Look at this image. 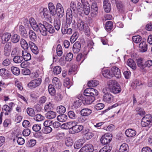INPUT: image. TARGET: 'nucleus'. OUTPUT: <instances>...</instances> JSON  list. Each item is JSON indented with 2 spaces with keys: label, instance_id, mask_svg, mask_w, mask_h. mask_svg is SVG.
<instances>
[{
  "label": "nucleus",
  "instance_id": "1",
  "mask_svg": "<svg viewBox=\"0 0 152 152\" xmlns=\"http://www.w3.org/2000/svg\"><path fill=\"white\" fill-rule=\"evenodd\" d=\"M40 32L43 36L47 35L48 32L50 34H53L55 32L54 27L50 23L46 22H44L43 24L39 25Z\"/></svg>",
  "mask_w": 152,
  "mask_h": 152
},
{
  "label": "nucleus",
  "instance_id": "2",
  "mask_svg": "<svg viewBox=\"0 0 152 152\" xmlns=\"http://www.w3.org/2000/svg\"><path fill=\"white\" fill-rule=\"evenodd\" d=\"M107 85L110 91L114 94L118 93L121 91L120 87L116 81L110 80L108 82Z\"/></svg>",
  "mask_w": 152,
  "mask_h": 152
},
{
  "label": "nucleus",
  "instance_id": "3",
  "mask_svg": "<svg viewBox=\"0 0 152 152\" xmlns=\"http://www.w3.org/2000/svg\"><path fill=\"white\" fill-rule=\"evenodd\" d=\"M76 20L77 21V26L79 30L80 31L85 30V29L86 28L85 26V24L81 19L78 17V15L76 17H74L73 22L72 24V28H76Z\"/></svg>",
  "mask_w": 152,
  "mask_h": 152
},
{
  "label": "nucleus",
  "instance_id": "4",
  "mask_svg": "<svg viewBox=\"0 0 152 152\" xmlns=\"http://www.w3.org/2000/svg\"><path fill=\"white\" fill-rule=\"evenodd\" d=\"M83 7H80L78 8V12L80 13H83L88 15L90 12V7L89 3L85 0H81Z\"/></svg>",
  "mask_w": 152,
  "mask_h": 152
},
{
  "label": "nucleus",
  "instance_id": "5",
  "mask_svg": "<svg viewBox=\"0 0 152 152\" xmlns=\"http://www.w3.org/2000/svg\"><path fill=\"white\" fill-rule=\"evenodd\" d=\"M106 88H104L103 90V92L104 95L103 96V100L107 103H111L114 101V97L110 93L107 91Z\"/></svg>",
  "mask_w": 152,
  "mask_h": 152
},
{
  "label": "nucleus",
  "instance_id": "6",
  "mask_svg": "<svg viewBox=\"0 0 152 152\" xmlns=\"http://www.w3.org/2000/svg\"><path fill=\"white\" fill-rule=\"evenodd\" d=\"M95 96H82L81 95H79V99L82 100L83 103L86 104H90L92 103L95 100Z\"/></svg>",
  "mask_w": 152,
  "mask_h": 152
},
{
  "label": "nucleus",
  "instance_id": "7",
  "mask_svg": "<svg viewBox=\"0 0 152 152\" xmlns=\"http://www.w3.org/2000/svg\"><path fill=\"white\" fill-rule=\"evenodd\" d=\"M152 117L151 115H145L142 119L141 124L142 127L148 126L151 122Z\"/></svg>",
  "mask_w": 152,
  "mask_h": 152
},
{
  "label": "nucleus",
  "instance_id": "8",
  "mask_svg": "<svg viewBox=\"0 0 152 152\" xmlns=\"http://www.w3.org/2000/svg\"><path fill=\"white\" fill-rule=\"evenodd\" d=\"M152 117L151 115H145L142 119L141 124L142 127L148 126L151 122Z\"/></svg>",
  "mask_w": 152,
  "mask_h": 152
},
{
  "label": "nucleus",
  "instance_id": "9",
  "mask_svg": "<svg viewBox=\"0 0 152 152\" xmlns=\"http://www.w3.org/2000/svg\"><path fill=\"white\" fill-rule=\"evenodd\" d=\"M41 82L42 80L40 78L32 80L28 84V86L30 88H36L40 85Z\"/></svg>",
  "mask_w": 152,
  "mask_h": 152
},
{
  "label": "nucleus",
  "instance_id": "10",
  "mask_svg": "<svg viewBox=\"0 0 152 152\" xmlns=\"http://www.w3.org/2000/svg\"><path fill=\"white\" fill-rule=\"evenodd\" d=\"M97 91L93 88H88L86 89L84 91V96H96L98 95Z\"/></svg>",
  "mask_w": 152,
  "mask_h": 152
},
{
  "label": "nucleus",
  "instance_id": "11",
  "mask_svg": "<svg viewBox=\"0 0 152 152\" xmlns=\"http://www.w3.org/2000/svg\"><path fill=\"white\" fill-rule=\"evenodd\" d=\"M112 139V136L110 134H106L103 135L101 137L100 141L103 145L107 144L109 143Z\"/></svg>",
  "mask_w": 152,
  "mask_h": 152
},
{
  "label": "nucleus",
  "instance_id": "12",
  "mask_svg": "<svg viewBox=\"0 0 152 152\" xmlns=\"http://www.w3.org/2000/svg\"><path fill=\"white\" fill-rule=\"evenodd\" d=\"M56 12L59 18H62L64 15V10L62 5L59 3L57 4L56 7Z\"/></svg>",
  "mask_w": 152,
  "mask_h": 152
},
{
  "label": "nucleus",
  "instance_id": "13",
  "mask_svg": "<svg viewBox=\"0 0 152 152\" xmlns=\"http://www.w3.org/2000/svg\"><path fill=\"white\" fill-rule=\"evenodd\" d=\"M29 22L31 26L34 30L36 31H40V27L39 26V25L40 24H42V23H40L38 25L36 23L35 20L32 18H30Z\"/></svg>",
  "mask_w": 152,
  "mask_h": 152
},
{
  "label": "nucleus",
  "instance_id": "14",
  "mask_svg": "<svg viewBox=\"0 0 152 152\" xmlns=\"http://www.w3.org/2000/svg\"><path fill=\"white\" fill-rule=\"evenodd\" d=\"M83 126L77 124V123L75 122V123L74 124L73 127L72 129L71 133L75 134L79 133L82 130H83Z\"/></svg>",
  "mask_w": 152,
  "mask_h": 152
},
{
  "label": "nucleus",
  "instance_id": "15",
  "mask_svg": "<svg viewBox=\"0 0 152 152\" xmlns=\"http://www.w3.org/2000/svg\"><path fill=\"white\" fill-rule=\"evenodd\" d=\"M94 150L93 145L91 144H88L83 147L79 152H93Z\"/></svg>",
  "mask_w": 152,
  "mask_h": 152
},
{
  "label": "nucleus",
  "instance_id": "16",
  "mask_svg": "<svg viewBox=\"0 0 152 152\" xmlns=\"http://www.w3.org/2000/svg\"><path fill=\"white\" fill-rule=\"evenodd\" d=\"M74 16L73 12L70 10H67L66 14V21L67 24H70L72 22L73 15Z\"/></svg>",
  "mask_w": 152,
  "mask_h": 152
},
{
  "label": "nucleus",
  "instance_id": "17",
  "mask_svg": "<svg viewBox=\"0 0 152 152\" xmlns=\"http://www.w3.org/2000/svg\"><path fill=\"white\" fill-rule=\"evenodd\" d=\"M82 133L87 140L91 139L94 136L93 133L87 129H83L82 131Z\"/></svg>",
  "mask_w": 152,
  "mask_h": 152
},
{
  "label": "nucleus",
  "instance_id": "18",
  "mask_svg": "<svg viewBox=\"0 0 152 152\" xmlns=\"http://www.w3.org/2000/svg\"><path fill=\"white\" fill-rule=\"evenodd\" d=\"M111 73L113 77L115 76L116 78H120L121 77V73L119 68L116 66H113L111 68Z\"/></svg>",
  "mask_w": 152,
  "mask_h": 152
},
{
  "label": "nucleus",
  "instance_id": "19",
  "mask_svg": "<svg viewBox=\"0 0 152 152\" xmlns=\"http://www.w3.org/2000/svg\"><path fill=\"white\" fill-rule=\"evenodd\" d=\"M12 44L10 42L7 43L5 45L4 49V54L6 56H8L10 54L12 48Z\"/></svg>",
  "mask_w": 152,
  "mask_h": 152
},
{
  "label": "nucleus",
  "instance_id": "20",
  "mask_svg": "<svg viewBox=\"0 0 152 152\" xmlns=\"http://www.w3.org/2000/svg\"><path fill=\"white\" fill-rule=\"evenodd\" d=\"M103 8L105 11L107 12H110L111 7L110 3L108 0H103Z\"/></svg>",
  "mask_w": 152,
  "mask_h": 152
},
{
  "label": "nucleus",
  "instance_id": "21",
  "mask_svg": "<svg viewBox=\"0 0 152 152\" xmlns=\"http://www.w3.org/2000/svg\"><path fill=\"white\" fill-rule=\"evenodd\" d=\"M42 12L44 18L47 20L51 21L52 20L51 14L47 8H43Z\"/></svg>",
  "mask_w": 152,
  "mask_h": 152
},
{
  "label": "nucleus",
  "instance_id": "22",
  "mask_svg": "<svg viewBox=\"0 0 152 152\" xmlns=\"http://www.w3.org/2000/svg\"><path fill=\"white\" fill-rule=\"evenodd\" d=\"M18 32L23 37L26 38L28 37V33L25 28L22 25H20L19 27Z\"/></svg>",
  "mask_w": 152,
  "mask_h": 152
},
{
  "label": "nucleus",
  "instance_id": "23",
  "mask_svg": "<svg viewBox=\"0 0 152 152\" xmlns=\"http://www.w3.org/2000/svg\"><path fill=\"white\" fill-rule=\"evenodd\" d=\"M125 134L126 137H132L135 136L136 134V132L134 129H129L126 130Z\"/></svg>",
  "mask_w": 152,
  "mask_h": 152
},
{
  "label": "nucleus",
  "instance_id": "24",
  "mask_svg": "<svg viewBox=\"0 0 152 152\" xmlns=\"http://www.w3.org/2000/svg\"><path fill=\"white\" fill-rule=\"evenodd\" d=\"M29 47L32 52L35 54H37L39 53V50L37 46L33 42L30 41L29 42Z\"/></svg>",
  "mask_w": 152,
  "mask_h": 152
},
{
  "label": "nucleus",
  "instance_id": "25",
  "mask_svg": "<svg viewBox=\"0 0 152 152\" xmlns=\"http://www.w3.org/2000/svg\"><path fill=\"white\" fill-rule=\"evenodd\" d=\"M70 9H68L67 10H70L71 11L73 12L74 13V17H76L78 15L77 10L76 8V4L73 1H72L70 4Z\"/></svg>",
  "mask_w": 152,
  "mask_h": 152
},
{
  "label": "nucleus",
  "instance_id": "26",
  "mask_svg": "<svg viewBox=\"0 0 152 152\" xmlns=\"http://www.w3.org/2000/svg\"><path fill=\"white\" fill-rule=\"evenodd\" d=\"M49 11L50 12L52 16H55L56 14V8L53 4L51 2H50L48 4Z\"/></svg>",
  "mask_w": 152,
  "mask_h": 152
},
{
  "label": "nucleus",
  "instance_id": "27",
  "mask_svg": "<svg viewBox=\"0 0 152 152\" xmlns=\"http://www.w3.org/2000/svg\"><path fill=\"white\" fill-rule=\"evenodd\" d=\"M11 35L9 33H5L3 34L1 36L2 42L5 44L8 42L11 38Z\"/></svg>",
  "mask_w": 152,
  "mask_h": 152
},
{
  "label": "nucleus",
  "instance_id": "28",
  "mask_svg": "<svg viewBox=\"0 0 152 152\" xmlns=\"http://www.w3.org/2000/svg\"><path fill=\"white\" fill-rule=\"evenodd\" d=\"M22 52H23V50L18 47L14 48L12 51L11 53V55L12 57L19 56L21 54Z\"/></svg>",
  "mask_w": 152,
  "mask_h": 152
},
{
  "label": "nucleus",
  "instance_id": "29",
  "mask_svg": "<svg viewBox=\"0 0 152 152\" xmlns=\"http://www.w3.org/2000/svg\"><path fill=\"white\" fill-rule=\"evenodd\" d=\"M12 110L11 107H10L6 104L4 105L2 108V112L1 113V116L3 113L6 115H8V113H10Z\"/></svg>",
  "mask_w": 152,
  "mask_h": 152
},
{
  "label": "nucleus",
  "instance_id": "30",
  "mask_svg": "<svg viewBox=\"0 0 152 152\" xmlns=\"http://www.w3.org/2000/svg\"><path fill=\"white\" fill-rule=\"evenodd\" d=\"M53 86L56 89H60L61 86L60 80L56 77H54L53 80Z\"/></svg>",
  "mask_w": 152,
  "mask_h": 152
},
{
  "label": "nucleus",
  "instance_id": "31",
  "mask_svg": "<svg viewBox=\"0 0 152 152\" xmlns=\"http://www.w3.org/2000/svg\"><path fill=\"white\" fill-rule=\"evenodd\" d=\"M81 48V45L78 41L76 42L73 45L72 50L75 54H77L80 51Z\"/></svg>",
  "mask_w": 152,
  "mask_h": 152
},
{
  "label": "nucleus",
  "instance_id": "32",
  "mask_svg": "<svg viewBox=\"0 0 152 152\" xmlns=\"http://www.w3.org/2000/svg\"><path fill=\"white\" fill-rule=\"evenodd\" d=\"M10 76L9 72L6 69L2 68L1 69V76L3 79H6Z\"/></svg>",
  "mask_w": 152,
  "mask_h": 152
},
{
  "label": "nucleus",
  "instance_id": "33",
  "mask_svg": "<svg viewBox=\"0 0 152 152\" xmlns=\"http://www.w3.org/2000/svg\"><path fill=\"white\" fill-rule=\"evenodd\" d=\"M140 50L142 52H144L147 50L148 45L145 42L142 41L139 44Z\"/></svg>",
  "mask_w": 152,
  "mask_h": 152
},
{
  "label": "nucleus",
  "instance_id": "34",
  "mask_svg": "<svg viewBox=\"0 0 152 152\" xmlns=\"http://www.w3.org/2000/svg\"><path fill=\"white\" fill-rule=\"evenodd\" d=\"M22 57L23 58V60L25 61H29L31 59V56L30 53L23 50V52H22L21 54Z\"/></svg>",
  "mask_w": 152,
  "mask_h": 152
},
{
  "label": "nucleus",
  "instance_id": "35",
  "mask_svg": "<svg viewBox=\"0 0 152 152\" xmlns=\"http://www.w3.org/2000/svg\"><path fill=\"white\" fill-rule=\"evenodd\" d=\"M92 112V110L89 109L84 108L81 110L80 113L82 116H87L90 115Z\"/></svg>",
  "mask_w": 152,
  "mask_h": 152
},
{
  "label": "nucleus",
  "instance_id": "36",
  "mask_svg": "<svg viewBox=\"0 0 152 152\" xmlns=\"http://www.w3.org/2000/svg\"><path fill=\"white\" fill-rule=\"evenodd\" d=\"M127 65L130 67L132 69L135 70L136 69L137 66L135 62L132 59H129L127 62Z\"/></svg>",
  "mask_w": 152,
  "mask_h": 152
},
{
  "label": "nucleus",
  "instance_id": "37",
  "mask_svg": "<svg viewBox=\"0 0 152 152\" xmlns=\"http://www.w3.org/2000/svg\"><path fill=\"white\" fill-rule=\"evenodd\" d=\"M56 113L52 111H49L45 114L46 117L49 119H53L56 117Z\"/></svg>",
  "mask_w": 152,
  "mask_h": 152
},
{
  "label": "nucleus",
  "instance_id": "38",
  "mask_svg": "<svg viewBox=\"0 0 152 152\" xmlns=\"http://www.w3.org/2000/svg\"><path fill=\"white\" fill-rule=\"evenodd\" d=\"M28 36L30 39L32 41H35L37 39V37L36 33L32 30L29 31L28 33Z\"/></svg>",
  "mask_w": 152,
  "mask_h": 152
},
{
  "label": "nucleus",
  "instance_id": "39",
  "mask_svg": "<svg viewBox=\"0 0 152 152\" xmlns=\"http://www.w3.org/2000/svg\"><path fill=\"white\" fill-rule=\"evenodd\" d=\"M129 147L126 143L122 144L120 146L119 152H128Z\"/></svg>",
  "mask_w": 152,
  "mask_h": 152
},
{
  "label": "nucleus",
  "instance_id": "40",
  "mask_svg": "<svg viewBox=\"0 0 152 152\" xmlns=\"http://www.w3.org/2000/svg\"><path fill=\"white\" fill-rule=\"evenodd\" d=\"M103 75L105 78H110L113 77V75L110 72V71L108 69H106L102 72Z\"/></svg>",
  "mask_w": 152,
  "mask_h": 152
},
{
  "label": "nucleus",
  "instance_id": "41",
  "mask_svg": "<svg viewBox=\"0 0 152 152\" xmlns=\"http://www.w3.org/2000/svg\"><path fill=\"white\" fill-rule=\"evenodd\" d=\"M36 140L33 139L28 141L26 144V147L28 148H31L34 146L36 143Z\"/></svg>",
  "mask_w": 152,
  "mask_h": 152
},
{
  "label": "nucleus",
  "instance_id": "42",
  "mask_svg": "<svg viewBox=\"0 0 152 152\" xmlns=\"http://www.w3.org/2000/svg\"><path fill=\"white\" fill-rule=\"evenodd\" d=\"M23 61V58L20 55L13 57V61L16 64H20Z\"/></svg>",
  "mask_w": 152,
  "mask_h": 152
},
{
  "label": "nucleus",
  "instance_id": "43",
  "mask_svg": "<svg viewBox=\"0 0 152 152\" xmlns=\"http://www.w3.org/2000/svg\"><path fill=\"white\" fill-rule=\"evenodd\" d=\"M137 63L138 67H139L141 69H143L145 68V64L144 63L143 59L141 58L137 59Z\"/></svg>",
  "mask_w": 152,
  "mask_h": 152
},
{
  "label": "nucleus",
  "instance_id": "44",
  "mask_svg": "<svg viewBox=\"0 0 152 152\" xmlns=\"http://www.w3.org/2000/svg\"><path fill=\"white\" fill-rule=\"evenodd\" d=\"M67 119V116L65 114L58 115L57 117V120L60 122H63L66 121Z\"/></svg>",
  "mask_w": 152,
  "mask_h": 152
},
{
  "label": "nucleus",
  "instance_id": "45",
  "mask_svg": "<svg viewBox=\"0 0 152 152\" xmlns=\"http://www.w3.org/2000/svg\"><path fill=\"white\" fill-rule=\"evenodd\" d=\"M20 45L21 47L25 50L28 49L29 46L28 45L25 40L22 39L20 41Z\"/></svg>",
  "mask_w": 152,
  "mask_h": 152
},
{
  "label": "nucleus",
  "instance_id": "46",
  "mask_svg": "<svg viewBox=\"0 0 152 152\" xmlns=\"http://www.w3.org/2000/svg\"><path fill=\"white\" fill-rule=\"evenodd\" d=\"M99 84V81L96 80H93L89 81L88 83V85L89 87H95Z\"/></svg>",
  "mask_w": 152,
  "mask_h": 152
},
{
  "label": "nucleus",
  "instance_id": "47",
  "mask_svg": "<svg viewBox=\"0 0 152 152\" xmlns=\"http://www.w3.org/2000/svg\"><path fill=\"white\" fill-rule=\"evenodd\" d=\"M66 111V109L65 107L62 105H60L57 107L56 111L57 113L59 114H62L65 113Z\"/></svg>",
  "mask_w": 152,
  "mask_h": 152
},
{
  "label": "nucleus",
  "instance_id": "48",
  "mask_svg": "<svg viewBox=\"0 0 152 152\" xmlns=\"http://www.w3.org/2000/svg\"><path fill=\"white\" fill-rule=\"evenodd\" d=\"M11 70L13 74L16 75H18L20 73V70L19 68L15 66H12Z\"/></svg>",
  "mask_w": 152,
  "mask_h": 152
},
{
  "label": "nucleus",
  "instance_id": "49",
  "mask_svg": "<svg viewBox=\"0 0 152 152\" xmlns=\"http://www.w3.org/2000/svg\"><path fill=\"white\" fill-rule=\"evenodd\" d=\"M48 90L49 94L52 95L54 96L56 93V90L53 86L51 84H50L48 86Z\"/></svg>",
  "mask_w": 152,
  "mask_h": 152
},
{
  "label": "nucleus",
  "instance_id": "50",
  "mask_svg": "<svg viewBox=\"0 0 152 152\" xmlns=\"http://www.w3.org/2000/svg\"><path fill=\"white\" fill-rule=\"evenodd\" d=\"M79 95L78 96L77 99L75 101L73 104V106L75 108H77L80 107L81 105V102L82 101V100H81L79 99Z\"/></svg>",
  "mask_w": 152,
  "mask_h": 152
},
{
  "label": "nucleus",
  "instance_id": "51",
  "mask_svg": "<svg viewBox=\"0 0 152 152\" xmlns=\"http://www.w3.org/2000/svg\"><path fill=\"white\" fill-rule=\"evenodd\" d=\"M112 147L110 146L106 145L104 146L99 151V152H110Z\"/></svg>",
  "mask_w": 152,
  "mask_h": 152
},
{
  "label": "nucleus",
  "instance_id": "52",
  "mask_svg": "<svg viewBox=\"0 0 152 152\" xmlns=\"http://www.w3.org/2000/svg\"><path fill=\"white\" fill-rule=\"evenodd\" d=\"M53 108V105L50 102L47 103L45 105L44 109L45 111H49L52 110Z\"/></svg>",
  "mask_w": 152,
  "mask_h": 152
},
{
  "label": "nucleus",
  "instance_id": "53",
  "mask_svg": "<svg viewBox=\"0 0 152 152\" xmlns=\"http://www.w3.org/2000/svg\"><path fill=\"white\" fill-rule=\"evenodd\" d=\"M113 23L111 21H108L106 22L105 25V28L107 31H111L113 28Z\"/></svg>",
  "mask_w": 152,
  "mask_h": 152
},
{
  "label": "nucleus",
  "instance_id": "54",
  "mask_svg": "<svg viewBox=\"0 0 152 152\" xmlns=\"http://www.w3.org/2000/svg\"><path fill=\"white\" fill-rule=\"evenodd\" d=\"M136 110L137 114L140 115H142L145 114V112L143 109L140 107H137L136 109Z\"/></svg>",
  "mask_w": 152,
  "mask_h": 152
},
{
  "label": "nucleus",
  "instance_id": "55",
  "mask_svg": "<svg viewBox=\"0 0 152 152\" xmlns=\"http://www.w3.org/2000/svg\"><path fill=\"white\" fill-rule=\"evenodd\" d=\"M44 117L40 114H37L34 117V119L37 121H40L44 120Z\"/></svg>",
  "mask_w": 152,
  "mask_h": 152
},
{
  "label": "nucleus",
  "instance_id": "56",
  "mask_svg": "<svg viewBox=\"0 0 152 152\" xmlns=\"http://www.w3.org/2000/svg\"><path fill=\"white\" fill-rule=\"evenodd\" d=\"M20 36L17 34H14L12 37L11 40L12 42L17 43L19 41Z\"/></svg>",
  "mask_w": 152,
  "mask_h": 152
},
{
  "label": "nucleus",
  "instance_id": "57",
  "mask_svg": "<svg viewBox=\"0 0 152 152\" xmlns=\"http://www.w3.org/2000/svg\"><path fill=\"white\" fill-rule=\"evenodd\" d=\"M61 68L59 66H55L53 69V72L56 75H58L60 74L61 72Z\"/></svg>",
  "mask_w": 152,
  "mask_h": 152
},
{
  "label": "nucleus",
  "instance_id": "58",
  "mask_svg": "<svg viewBox=\"0 0 152 152\" xmlns=\"http://www.w3.org/2000/svg\"><path fill=\"white\" fill-rule=\"evenodd\" d=\"M26 111L28 115L31 116H34L35 114L34 110L31 108H28Z\"/></svg>",
  "mask_w": 152,
  "mask_h": 152
},
{
  "label": "nucleus",
  "instance_id": "59",
  "mask_svg": "<svg viewBox=\"0 0 152 152\" xmlns=\"http://www.w3.org/2000/svg\"><path fill=\"white\" fill-rule=\"evenodd\" d=\"M132 39L133 41L134 42L136 43H138L141 41V37L139 35L134 36L132 37Z\"/></svg>",
  "mask_w": 152,
  "mask_h": 152
},
{
  "label": "nucleus",
  "instance_id": "60",
  "mask_svg": "<svg viewBox=\"0 0 152 152\" xmlns=\"http://www.w3.org/2000/svg\"><path fill=\"white\" fill-rule=\"evenodd\" d=\"M32 128L34 131L38 132L41 129V125L40 124H35L33 125Z\"/></svg>",
  "mask_w": 152,
  "mask_h": 152
},
{
  "label": "nucleus",
  "instance_id": "61",
  "mask_svg": "<svg viewBox=\"0 0 152 152\" xmlns=\"http://www.w3.org/2000/svg\"><path fill=\"white\" fill-rule=\"evenodd\" d=\"M104 106V104L102 103H99L96 104L94 106V108L97 110H99L102 109Z\"/></svg>",
  "mask_w": 152,
  "mask_h": 152
},
{
  "label": "nucleus",
  "instance_id": "62",
  "mask_svg": "<svg viewBox=\"0 0 152 152\" xmlns=\"http://www.w3.org/2000/svg\"><path fill=\"white\" fill-rule=\"evenodd\" d=\"M83 144L82 142L79 140L77 141L74 144V148L75 149H78L81 147Z\"/></svg>",
  "mask_w": 152,
  "mask_h": 152
},
{
  "label": "nucleus",
  "instance_id": "63",
  "mask_svg": "<svg viewBox=\"0 0 152 152\" xmlns=\"http://www.w3.org/2000/svg\"><path fill=\"white\" fill-rule=\"evenodd\" d=\"M54 25L55 29L58 31L60 28L61 23L60 22L58 21H54Z\"/></svg>",
  "mask_w": 152,
  "mask_h": 152
},
{
  "label": "nucleus",
  "instance_id": "64",
  "mask_svg": "<svg viewBox=\"0 0 152 152\" xmlns=\"http://www.w3.org/2000/svg\"><path fill=\"white\" fill-rule=\"evenodd\" d=\"M15 84L16 86L18 88V89L20 91H22L23 89V88L21 83L18 80H16L15 82Z\"/></svg>",
  "mask_w": 152,
  "mask_h": 152
}]
</instances>
